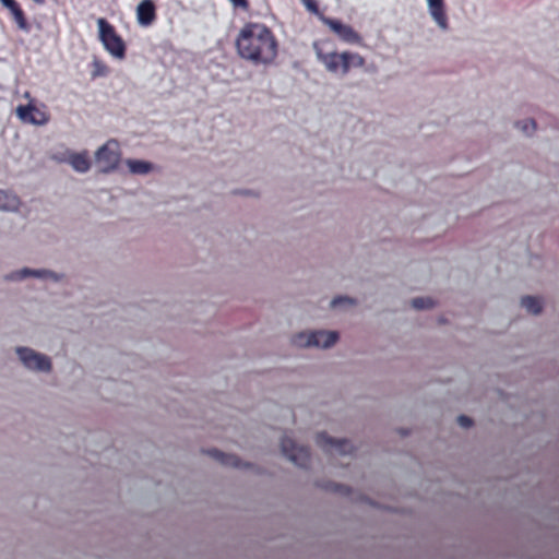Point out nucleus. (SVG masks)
<instances>
[{
  "instance_id": "5701e85b",
  "label": "nucleus",
  "mask_w": 559,
  "mask_h": 559,
  "mask_svg": "<svg viewBox=\"0 0 559 559\" xmlns=\"http://www.w3.org/2000/svg\"><path fill=\"white\" fill-rule=\"evenodd\" d=\"M207 454L218 463H221L225 457V453L217 449L207 450Z\"/></svg>"
},
{
  "instance_id": "0eeeda50",
  "label": "nucleus",
  "mask_w": 559,
  "mask_h": 559,
  "mask_svg": "<svg viewBox=\"0 0 559 559\" xmlns=\"http://www.w3.org/2000/svg\"><path fill=\"white\" fill-rule=\"evenodd\" d=\"M97 28L99 39L104 48L114 58L122 59L124 57V44L122 39L116 34L114 27L105 20H97Z\"/></svg>"
},
{
  "instance_id": "a878e982",
  "label": "nucleus",
  "mask_w": 559,
  "mask_h": 559,
  "mask_svg": "<svg viewBox=\"0 0 559 559\" xmlns=\"http://www.w3.org/2000/svg\"><path fill=\"white\" fill-rule=\"evenodd\" d=\"M412 306H413L414 308H416V309H423V308L425 307V305H424V300H423V299H418V298L413 299V300H412Z\"/></svg>"
},
{
  "instance_id": "a211bd4d",
  "label": "nucleus",
  "mask_w": 559,
  "mask_h": 559,
  "mask_svg": "<svg viewBox=\"0 0 559 559\" xmlns=\"http://www.w3.org/2000/svg\"><path fill=\"white\" fill-rule=\"evenodd\" d=\"M0 2L10 10V12L13 15L14 21L16 22L17 26L26 31L27 29V23L24 19L22 10L16 5L14 0H0Z\"/></svg>"
},
{
  "instance_id": "ddd939ff",
  "label": "nucleus",
  "mask_w": 559,
  "mask_h": 559,
  "mask_svg": "<svg viewBox=\"0 0 559 559\" xmlns=\"http://www.w3.org/2000/svg\"><path fill=\"white\" fill-rule=\"evenodd\" d=\"M136 22L141 26H148L156 17L155 5L152 0H141L135 8Z\"/></svg>"
},
{
  "instance_id": "dca6fc26",
  "label": "nucleus",
  "mask_w": 559,
  "mask_h": 559,
  "mask_svg": "<svg viewBox=\"0 0 559 559\" xmlns=\"http://www.w3.org/2000/svg\"><path fill=\"white\" fill-rule=\"evenodd\" d=\"M67 162L72 167V169L79 174H85L91 168V162L86 151L80 153H69Z\"/></svg>"
},
{
  "instance_id": "2eb2a0df",
  "label": "nucleus",
  "mask_w": 559,
  "mask_h": 559,
  "mask_svg": "<svg viewBox=\"0 0 559 559\" xmlns=\"http://www.w3.org/2000/svg\"><path fill=\"white\" fill-rule=\"evenodd\" d=\"M21 201L19 197L5 189H0V212L16 213L20 210Z\"/></svg>"
},
{
  "instance_id": "6ab92c4d",
  "label": "nucleus",
  "mask_w": 559,
  "mask_h": 559,
  "mask_svg": "<svg viewBox=\"0 0 559 559\" xmlns=\"http://www.w3.org/2000/svg\"><path fill=\"white\" fill-rule=\"evenodd\" d=\"M520 304L530 314L536 316L542 311V301L538 298L526 296Z\"/></svg>"
},
{
  "instance_id": "1a4fd4ad",
  "label": "nucleus",
  "mask_w": 559,
  "mask_h": 559,
  "mask_svg": "<svg viewBox=\"0 0 559 559\" xmlns=\"http://www.w3.org/2000/svg\"><path fill=\"white\" fill-rule=\"evenodd\" d=\"M15 115L21 122L33 126H45L49 121V116L32 104L17 106Z\"/></svg>"
},
{
  "instance_id": "39448f33",
  "label": "nucleus",
  "mask_w": 559,
  "mask_h": 559,
  "mask_svg": "<svg viewBox=\"0 0 559 559\" xmlns=\"http://www.w3.org/2000/svg\"><path fill=\"white\" fill-rule=\"evenodd\" d=\"M282 455L293 465L299 468H307L310 465V452L307 447L297 443L287 435L280 439Z\"/></svg>"
},
{
  "instance_id": "b1692460",
  "label": "nucleus",
  "mask_w": 559,
  "mask_h": 559,
  "mask_svg": "<svg viewBox=\"0 0 559 559\" xmlns=\"http://www.w3.org/2000/svg\"><path fill=\"white\" fill-rule=\"evenodd\" d=\"M301 2L310 12L318 14V8L313 0H301Z\"/></svg>"
},
{
  "instance_id": "6e6552de",
  "label": "nucleus",
  "mask_w": 559,
  "mask_h": 559,
  "mask_svg": "<svg viewBox=\"0 0 559 559\" xmlns=\"http://www.w3.org/2000/svg\"><path fill=\"white\" fill-rule=\"evenodd\" d=\"M320 20L344 43L352 45L361 44V36L350 25L323 15H320Z\"/></svg>"
},
{
  "instance_id": "aec40b11",
  "label": "nucleus",
  "mask_w": 559,
  "mask_h": 559,
  "mask_svg": "<svg viewBox=\"0 0 559 559\" xmlns=\"http://www.w3.org/2000/svg\"><path fill=\"white\" fill-rule=\"evenodd\" d=\"M355 305H356V301L353 298H349L347 296H338V297L333 298L330 301V307L333 309L347 308V307H353Z\"/></svg>"
},
{
  "instance_id": "f8f14e48",
  "label": "nucleus",
  "mask_w": 559,
  "mask_h": 559,
  "mask_svg": "<svg viewBox=\"0 0 559 559\" xmlns=\"http://www.w3.org/2000/svg\"><path fill=\"white\" fill-rule=\"evenodd\" d=\"M427 11L438 28L445 33L449 31L448 17L443 0H426Z\"/></svg>"
},
{
  "instance_id": "cd10ccee",
  "label": "nucleus",
  "mask_w": 559,
  "mask_h": 559,
  "mask_svg": "<svg viewBox=\"0 0 559 559\" xmlns=\"http://www.w3.org/2000/svg\"><path fill=\"white\" fill-rule=\"evenodd\" d=\"M33 1L36 3H39V4L43 3V0H33Z\"/></svg>"
},
{
  "instance_id": "423d86ee",
  "label": "nucleus",
  "mask_w": 559,
  "mask_h": 559,
  "mask_svg": "<svg viewBox=\"0 0 559 559\" xmlns=\"http://www.w3.org/2000/svg\"><path fill=\"white\" fill-rule=\"evenodd\" d=\"M314 444L331 456H347L354 453V445L344 438H334L325 431H319L313 438Z\"/></svg>"
},
{
  "instance_id": "f3484780",
  "label": "nucleus",
  "mask_w": 559,
  "mask_h": 559,
  "mask_svg": "<svg viewBox=\"0 0 559 559\" xmlns=\"http://www.w3.org/2000/svg\"><path fill=\"white\" fill-rule=\"evenodd\" d=\"M312 330L294 333L289 337V344L297 349H313Z\"/></svg>"
},
{
  "instance_id": "393cba45",
  "label": "nucleus",
  "mask_w": 559,
  "mask_h": 559,
  "mask_svg": "<svg viewBox=\"0 0 559 559\" xmlns=\"http://www.w3.org/2000/svg\"><path fill=\"white\" fill-rule=\"evenodd\" d=\"M457 423L463 428H469L472 426V420L466 416H459Z\"/></svg>"
},
{
  "instance_id": "f257e3e1",
  "label": "nucleus",
  "mask_w": 559,
  "mask_h": 559,
  "mask_svg": "<svg viewBox=\"0 0 559 559\" xmlns=\"http://www.w3.org/2000/svg\"><path fill=\"white\" fill-rule=\"evenodd\" d=\"M277 47V40L271 29L260 23L245 24L235 38L238 57L257 67L274 64Z\"/></svg>"
},
{
  "instance_id": "20e7f679",
  "label": "nucleus",
  "mask_w": 559,
  "mask_h": 559,
  "mask_svg": "<svg viewBox=\"0 0 559 559\" xmlns=\"http://www.w3.org/2000/svg\"><path fill=\"white\" fill-rule=\"evenodd\" d=\"M120 158V146L115 140L106 141L94 153V162L98 171L102 174H110L117 170Z\"/></svg>"
},
{
  "instance_id": "bb28decb",
  "label": "nucleus",
  "mask_w": 559,
  "mask_h": 559,
  "mask_svg": "<svg viewBox=\"0 0 559 559\" xmlns=\"http://www.w3.org/2000/svg\"><path fill=\"white\" fill-rule=\"evenodd\" d=\"M235 7H241V8H246L247 7V1L246 0H229Z\"/></svg>"
},
{
  "instance_id": "c85d7f7f",
  "label": "nucleus",
  "mask_w": 559,
  "mask_h": 559,
  "mask_svg": "<svg viewBox=\"0 0 559 559\" xmlns=\"http://www.w3.org/2000/svg\"><path fill=\"white\" fill-rule=\"evenodd\" d=\"M33 1L36 3H39V4L43 3V0H33Z\"/></svg>"
},
{
  "instance_id": "9d476101",
  "label": "nucleus",
  "mask_w": 559,
  "mask_h": 559,
  "mask_svg": "<svg viewBox=\"0 0 559 559\" xmlns=\"http://www.w3.org/2000/svg\"><path fill=\"white\" fill-rule=\"evenodd\" d=\"M27 277L48 280V281L58 283V282L62 281L63 275L56 273L53 271L47 270V269H29V267H22L20 270H16L15 272H13L10 275V280H12V281H23Z\"/></svg>"
},
{
  "instance_id": "7ed1b4c3",
  "label": "nucleus",
  "mask_w": 559,
  "mask_h": 559,
  "mask_svg": "<svg viewBox=\"0 0 559 559\" xmlns=\"http://www.w3.org/2000/svg\"><path fill=\"white\" fill-rule=\"evenodd\" d=\"M14 354L20 366L32 374H50L53 364L50 356L29 346H15Z\"/></svg>"
},
{
  "instance_id": "4468645a",
  "label": "nucleus",
  "mask_w": 559,
  "mask_h": 559,
  "mask_svg": "<svg viewBox=\"0 0 559 559\" xmlns=\"http://www.w3.org/2000/svg\"><path fill=\"white\" fill-rule=\"evenodd\" d=\"M128 173L134 176H146L156 169V166L145 159L127 158L124 160Z\"/></svg>"
},
{
  "instance_id": "4be33fe9",
  "label": "nucleus",
  "mask_w": 559,
  "mask_h": 559,
  "mask_svg": "<svg viewBox=\"0 0 559 559\" xmlns=\"http://www.w3.org/2000/svg\"><path fill=\"white\" fill-rule=\"evenodd\" d=\"M107 74V68L104 63H102L99 60L93 61V72L92 75L97 76H105Z\"/></svg>"
},
{
  "instance_id": "412c9836",
  "label": "nucleus",
  "mask_w": 559,
  "mask_h": 559,
  "mask_svg": "<svg viewBox=\"0 0 559 559\" xmlns=\"http://www.w3.org/2000/svg\"><path fill=\"white\" fill-rule=\"evenodd\" d=\"M221 464L223 466L236 467V468H241V467L248 466V464H242L237 456H235L233 454H228V453H225V457H224V460H222Z\"/></svg>"
},
{
  "instance_id": "f03ea898",
  "label": "nucleus",
  "mask_w": 559,
  "mask_h": 559,
  "mask_svg": "<svg viewBox=\"0 0 559 559\" xmlns=\"http://www.w3.org/2000/svg\"><path fill=\"white\" fill-rule=\"evenodd\" d=\"M312 48L317 61L323 69L335 78H345L350 69H360L365 66V58L357 52L326 49L324 44L313 43Z\"/></svg>"
},
{
  "instance_id": "9b49d317",
  "label": "nucleus",
  "mask_w": 559,
  "mask_h": 559,
  "mask_svg": "<svg viewBox=\"0 0 559 559\" xmlns=\"http://www.w3.org/2000/svg\"><path fill=\"white\" fill-rule=\"evenodd\" d=\"M313 349L330 350L336 346L340 341V333L335 330L316 329L312 330Z\"/></svg>"
}]
</instances>
